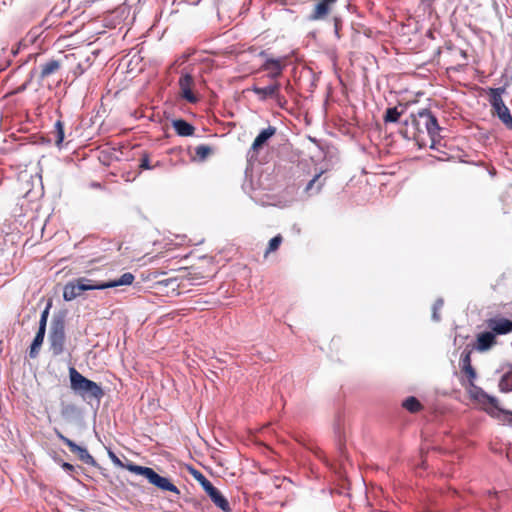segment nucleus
<instances>
[{"label":"nucleus","mask_w":512,"mask_h":512,"mask_svg":"<svg viewBox=\"0 0 512 512\" xmlns=\"http://www.w3.org/2000/svg\"><path fill=\"white\" fill-rule=\"evenodd\" d=\"M481 403L488 404L494 409H499L498 408V400L493 396L488 395V397H484V399Z\"/></svg>","instance_id":"33"},{"label":"nucleus","mask_w":512,"mask_h":512,"mask_svg":"<svg viewBox=\"0 0 512 512\" xmlns=\"http://www.w3.org/2000/svg\"><path fill=\"white\" fill-rule=\"evenodd\" d=\"M443 304H444L443 299L438 298L433 305L432 319L436 322L440 321L439 310L443 307Z\"/></svg>","instance_id":"30"},{"label":"nucleus","mask_w":512,"mask_h":512,"mask_svg":"<svg viewBox=\"0 0 512 512\" xmlns=\"http://www.w3.org/2000/svg\"><path fill=\"white\" fill-rule=\"evenodd\" d=\"M403 407L408 410L409 412L411 413H415V412H418L421 408H422V405L421 403L419 402V400L414 397V396H410L408 398H406L404 401H403Z\"/></svg>","instance_id":"23"},{"label":"nucleus","mask_w":512,"mask_h":512,"mask_svg":"<svg viewBox=\"0 0 512 512\" xmlns=\"http://www.w3.org/2000/svg\"><path fill=\"white\" fill-rule=\"evenodd\" d=\"M487 327L495 335H506L512 332V320L504 317H493L486 321Z\"/></svg>","instance_id":"10"},{"label":"nucleus","mask_w":512,"mask_h":512,"mask_svg":"<svg viewBox=\"0 0 512 512\" xmlns=\"http://www.w3.org/2000/svg\"><path fill=\"white\" fill-rule=\"evenodd\" d=\"M71 389L84 399L100 400L104 396L102 387L96 382L84 377L74 367L69 369Z\"/></svg>","instance_id":"2"},{"label":"nucleus","mask_w":512,"mask_h":512,"mask_svg":"<svg viewBox=\"0 0 512 512\" xmlns=\"http://www.w3.org/2000/svg\"><path fill=\"white\" fill-rule=\"evenodd\" d=\"M335 33L338 36V26H337V24H335Z\"/></svg>","instance_id":"39"},{"label":"nucleus","mask_w":512,"mask_h":512,"mask_svg":"<svg viewBox=\"0 0 512 512\" xmlns=\"http://www.w3.org/2000/svg\"><path fill=\"white\" fill-rule=\"evenodd\" d=\"M108 454H109V457L110 459L112 460V462L117 465V466H123L121 460L112 452V451H108Z\"/></svg>","instance_id":"35"},{"label":"nucleus","mask_w":512,"mask_h":512,"mask_svg":"<svg viewBox=\"0 0 512 512\" xmlns=\"http://www.w3.org/2000/svg\"><path fill=\"white\" fill-rule=\"evenodd\" d=\"M193 478L201 485L203 490L209 496L211 501L222 511L229 512L231 510L228 500L221 494V492L213 486V484L206 478V476L197 469H190Z\"/></svg>","instance_id":"5"},{"label":"nucleus","mask_w":512,"mask_h":512,"mask_svg":"<svg viewBox=\"0 0 512 512\" xmlns=\"http://www.w3.org/2000/svg\"><path fill=\"white\" fill-rule=\"evenodd\" d=\"M259 56L265 57V62L261 66V70L269 71L268 77L271 79H277L281 76L284 66L281 63V59L267 57L265 51H261Z\"/></svg>","instance_id":"9"},{"label":"nucleus","mask_w":512,"mask_h":512,"mask_svg":"<svg viewBox=\"0 0 512 512\" xmlns=\"http://www.w3.org/2000/svg\"><path fill=\"white\" fill-rule=\"evenodd\" d=\"M45 333L43 331H37L29 350L30 358H36L39 354L40 348L43 344Z\"/></svg>","instance_id":"20"},{"label":"nucleus","mask_w":512,"mask_h":512,"mask_svg":"<svg viewBox=\"0 0 512 512\" xmlns=\"http://www.w3.org/2000/svg\"><path fill=\"white\" fill-rule=\"evenodd\" d=\"M320 176H321V173H318L316 174L306 185L305 189H304V192L308 195V196H311V195H315L317 194L322 186H323V182H320L319 179H320Z\"/></svg>","instance_id":"21"},{"label":"nucleus","mask_w":512,"mask_h":512,"mask_svg":"<svg viewBox=\"0 0 512 512\" xmlns=\"http://www.w3.org/2000/svg\"><path fill=\"white\" fill-rule=\"evenodd\" d=\"M281 242H282L281 235H276L273 238H271L265 254L267 255L268 253L276 251L279 248Z\"/></svg>","instance_id":"26"},{"label":"nucleus","mask_w":512,"mask_h":512,"mask_svg":"<svg viewBox=\"0 0 512 512\" xmlns=\"http://www.w3.org/2000/svg\"><path fill=\"white\" fill-rule=\"evenodd\" d=\"M69 410H70V411H74V410H75V407H74V406H72V405L67 406V407H66L65 409H63V411H62L63 415H64L66 412H68Z\"/></svg>","instance_id":"37"},{"label":"nucleus","mask_w":512,"mask_h":512,"mask_svg":"<svg viewBox=\"0 0 512 512\" xmlns=\"http://www.w3.org/2000/svg\"><path fill=\"white\" fill-rule=\"evenodd\" d=\"M472 387L471 394L474 399H476L479 402H482L484 397H488V394L482 390L480 387L474 385V382L470 384Z\"/></svg>","instance_id":"27"},{"label":"nucleus","mask_w":512,"mask_h":512,"mask_svg":"<svg viewBox=\"0 0 512 512\" xmlns=\"http://www.w3.org/2000/svg\"><path fill=\"white\" fill-rule=\"evenodd\" d=\"M181 96L189 103H197L198 97L193 93L194 78L189 73H183L178 81Z\"/></svg>","instance_id":"8"},{"label":"nucleus","mask_w":512,"mask_h":512,"mask_svg":"<svg viewBox=\"0 0 512 512\" xmlns=\"http://www.w3.org/2000/svg\"><path fill=\"white\" fill-rule=\"evenodd\" d=\"M337 0H318L315 5L313 13L309 16L312 21L323 19L330 10V6L333 5Z\"/></svg>","instance_id":"14"},{"label":"nucleus","mask_w":512,"mask_h":512,"mask_svg":"<svg viewBox=\"0 0 512 512\" xmlns=\"http://www.w3.org/2000/svg\"><path fill=\"white\" fill-rule=\"evenodd\" d=\"M50 350L53 355L58 356L63 353L65 342V328L62 320L53 321L49 336Z\"/></svg>","instance_id":"6"},{"label":"nucleus","mask_w":512,"mask_h":512,"mask_svg":"<svg viewBox=\"0 0 512 512\" xmlns=\"http://www.w3.org/2000/svg\"><path fill=\"white\" fill-rule=\"evenodd\" d=\"M82 294L78 280L68 282L63 289V298L65 301H72Z\"/></svg>","instance_id":"17"},{"label":"nucleus","mask_w":512,"mask_h":512,"mask_svg":"<svg viewBox=\"0 0 512 512\" xmlns=\"http://www.w3.org/2000/svg\"><path fill=\"white\" fill-rule=\"evenodd\" d=\"M499 388L502 392H510L512 391V380L508 375H504L500 382Z\"/></svg>","instance_id":"28"},{"label":"nucleus","mask_w":512,"mask_h":512,"mask_svg":"<svg viewBox=\"0 0 512 512\" xmlns=\"http://www.w3.org/2000/svg\"><path fill=\"white\" fill-rule=\"evenodd\" d=\"M471 351L468 350V349H465L462 354H461V357H460V364H461V368H467L469 366H472L471 365Z\"/></svg>","instance_id":"31"},{"label":"nucleus","mask_w":512,"mask_h":512,"mask_svg":"<svg viewBox=\"0 0 512 512\" xmlns=\"http://www.w3.org/2000/svg\"><path fill=\"white\" fill-rule=\"evenodd\" d=\"M276 133V128L274 126H268L266 129L260 131V133L254 139L251 150L257 152L260 148H262L268 140L274 136Z\"/></svg>","instance_id":"13"},{"label":"nucleus","mask_w":512,"mask_h":512,"mask_svg":"<svg viewBox=\"0 0 512 512\" xmlns=\"http://www.w3.org/2000/svg\"><path fill=\"white\" fill-rule=\"evenodd\" d=\"M49 309H50V305H48L41 313L39 327H38L39 331L46 332V325H47V320H48V316H49Z\"/></svg>","instance_id":"29"},{"label":"nucleus","mask_w":512,"mask_h":512,"mask_svg":"<svg viewBox=\"0 0 512 512\" xmlns=\"http://www.w3.org/2000/svg\"><path fill=\"white\" fill-rule=\"evenodd\" d=\"M61 467L63 468V470H65L69 474H71L75 470V467L72 464L68 463V462H63L61 464Z\"/></svg>","instance_id":"36"},{"label":"nucleus","mask_w":512,"mask_h":512,"mask_svg":"<svg viewBox=\"0 0 512 512\" xmlns=\"http://www.w3.org/2000/svg\"><path fill=\"white\" fill-rule=\"evenodd\" d=\"M139 167H140V169H143V170H149V169L153 168L150 165V160H149V157L147 154H144L142 156Z\"/></svg>","instance_id":"34"},{"label":"nucleus","mask_w":512,"mask_h":512,"mask_svg":"<svg viewBox=\"0 0 512 512\" xmlns=\"http://www.w3.org/2000/svg\"><path fill=\"white\" fill-rule=\"evenodd\" d=\"M496 343V335L495 333L489 329V331H484L477 336V344L476 349L478 351H487Z\"/></svg>","instance_id":"12"},{"label":"nucleus","mask_w":512,"mask_h":512,"mask_svg":"<svg viewBox=\"0 0 512 512\" xmlns=\"http://www.w3.org/2000/svg\"><path fill=\"white\" fill-rule=\"evenodd\" d=\"M212 153V148L208 145H199L195 148V155L200 161H204Z\"/></svg>","instance_id":"25"},{"label":"nucleus","mask_w":512,"mask_h":512,"mask_svg":"<svg viewBox=\"0 0 512 512\" xmlns=\"http://www.w3.org/2000/svg\"><path fill=\"white\" fill-rule=\"evenodd\" d=\"M92 187H94V188H100V187H101V184H100V183H92Z\"/></svg>","instance_id":"38"},{"label":"nucleus","mask_w":512,"mask_h":512,"mask_svg":"<svg viewBox=\"0 0 512 512\" xmlns=\"http://www.w3.org/2000/svg\"><path fill=\"white\" fill-rule=\"evenodd\" d=\"M134 280H135V276L130 272H126V273L122 274L120 276V278H118V279L106 281V286H107V289L118 287V286H127V285H131Z\"/></svg>","instance_id":"19"},{"label":"nucleus","mask_w":512,"mask_h":512,"mask_svg":"<svg viewBox=\"0 0 512 512\" xmlns=\"http://www.w3.org/2000/svg\"><path fill=\"white\" fill-rule=\"evenodd\" d=\"M251 90L258 96L259 100L265 101L268 98L278 99L280 84L275 82L266 87L253 86Z\"/></svg>","instance_id":"11"},{"label":"nucleus","mask_w":512,"mask_h":512,"mask_svg":"<svg viewBox=\"0 0 512 512\" xmlns=\"http://www.w3.org/2000/svg\"><path fill=\"white\" fill-rule=\"evenodd\" d=\"M60 67H61L60 61L55 60V59H51V60L47 61L46 63L42 64L40 75H39L40 80H43V79L49 77L50 75L56 73L60 69Z\"/></svg>","instance_id":"18"},{"label":"nucleus","mask_w":512,"mask_h":512,"mask_svg":"<svg viewBox=\"0 0 512 512\" xmlns=\"http://www.w3.org/2000/svg\"><path fill=\"white\" fill-rule=\"evenodd\" d=\"M506 92V85L498 88H488L489 103L492 108V114L506 126L512 129V115L509 108L505 105L502 96Z\"/></svg>","instance_id":"4"},{"label":"nucleus","mask_w":512,"mask_h":512,"mask_svg":"<svg viewBox=\"0 0 512 512\" xmlns=\"http://www.w3.org/2000/svg\"><path fill=\"white\" fill-rule=\"evenodd\" d=\"M53 135H54L56 146L60 147L65 138L64 124L61 120H57L55 122Z\"/></svg>","instance_id":"22"},{"label":"nucleus","mask_w":512,"mask_h":512,"mask_svg":"<svg viewBox=\"0 0 512 512\" xmlns=\"http://www.w3.org/2000/svg\"><path fill=\"white\" fill-rule=\"evenodd\" d=\"M127 469L137 475L145 477L148 482L162 491H169L176 495L180 494V490L167 477L159 475L153 468L140 466L136 464H128Z\"/></svg>","instance_id":"3"},{"label":"nucleus","mask_w":512,"mask_h":512,"mask_svg":"<svg viewBox=\"0 0 512 512\" xmlns=\"http://www.w3.org/2000/svg\"><path fill=\"white\" fill-rule=\"evenodd\" d=\"M54 432L56 436L69 447L72 453L77 454L78 458L82 462L93 467H97L99 469L101 468L97 461L94 459V457L89 453V451L85 447L76 444L74 441L64 436L57 428H54Z\"/></svg>","instance_id":"7"},{"label":"nucleus","mask_w":512,"mask_h":512,"mask_svg":"<svg viewBox=\"0 0 512 512\" xmlns=\"http://www.w3.org/2000/svg\"><path fill=\"white\" fill-rule=\"evenodd\" d=\"M172 126L175 132L182 137L192 136L195 131L194 126L184 119L173 120Z\"/></svg>","instance_id":"16"},{"label":"nucleus","mask_w":512,"mask_h":512,"mask_svg":"<svg viewBox=\"0 0 512 512\" xmlns=\"http://www.w3.org/2000/svg\"><path fill=\"white\" fill-rule=\"evenodd\" d=\"M401 112L398 111L397 107H390L385 111L383 116L385 123H395L399 120Z\"/></svg>","instance_id":"24"},{"label":"nucleus","mask_w":512,"mask_h":512,"mask_svg":"<svg viewBox=\"0 0 512 512\" xmlns=\"http://www.w3.org/2000/svg\"><path fill=\"white\" fill-rule=\"evenodd\" d=\"M462 371L467 375L469 384H472L477 377L475 369L472 366H469L467 368H463Z\"/></svg>","instance_id":"32"},{"label":"nucleus","mask_w":512,"mask_h":512,"mask_svg":"<svg viewBox=\"0 0 512 512\" xmlns=\"http://www.w3.org/2000/svg\"><path fill=\"white\" fill-rule=\"evenodd\" d=\"M78 283L82 292L89 290H104L107 289L106 281H99L87 277H79L77 278Z\"/></svg>","instance_id":"15"},{"label":"nucleus","mask_w":512,"mask_h":512,"mask_svg":"<svg viewBox=\"0 0 512 512\" xmlns=\"http://www.w3.org/2000/svg\"><path fill=\"white\" fill-rule=\"evenodd\" d=\"M411 123L415 132L424 133L425 131L431 138V149L435 148L436 137L439 136V131L441 130L437 118L431 113L429 109H420L417 113H412L410 115V120H406L404 122L405 125Z\"/></svg>","instance_id":"1"}]
</instances>
